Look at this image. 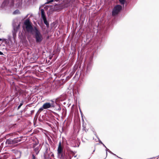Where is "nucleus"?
<instances>
[{"mask_svg": "<svg viewBox=\"0 0 159 159\" xmlns=\"http://www.w3.org/2000/svg\"><path fill=\"white\" fill-rule=\"evenodd\" d=\"M106 148V151H107H107L108 152L109 150V149H107V147ZM106 154H107V152H106Z\"/></svg>", "mask_w": 159, "mask_h": 159, "instance_id": "27", "label": "nucleus"}, {"mask_svg": "<svg viewBox=\"0 0 159 159\" xmlns=\"http://www.w3.org/2000/svg\"><path fill=\"white\" fill-rule=\"evenodd\" d=\"M108 152H109L110 153H111V154H113V155H116H116L115 154H114L113 152H112L111 151H110V150H109Z\"/></svg>", "mask_w": 159, "mask_h": 159, "instance_id": "23", "label": "nucleus"}, {"mask_svg": "<svg viewBox=\"0 0 159 159\" xmlns=\"http://www.w3.org/2000/svg\"><path fill=\"white\" fill-rule=\"evenodd\" d=\"M53 0H48L47 2L46 3H47V4H49L50 3L53 2Z\"/></svg>", "mask_w": 159, "mask_h": 159, "instance_id": "17", "label": "nucleus"}, {"mask_svg": "<svg viewBox=\"0 0 159 159\" xmlns=\"http://www.w3.org/2000/svg\"><path fill=\"white\" fill-rule=\"evenodd\" d=\"M80 113H81V114L82 115V112L81 111H80Z\"/></svg>", "mask_w": 159, "mask_h": 159, "instance_id": "36", "label": "nucleus"}, {"mask_svg": "<svg viewBox=\"0 0 159 159\" xmlns=\"http://www.w3.org/2000/svg\"><path fill=\"white\" fill-rule=\"evenodd\" d=\"M43 106L44 109H47L52 107H54L55 104L54 102H52L51 103L49 102H46L43 105Z\"/></svg>", "mask_w": 159, "mask_h": 159, "instance_id": "7", "label": "nucleus"}, {"mask_svg": "<svg viewBox=\"0 0 159 159\" xmlns=\"http://www.w3.org/2000/svg\"><path fill=\"white\" fill-rule=\"evenodd\" d=\"M19 1V2L16 4V6L19 7L21 6L22 4V0H17V1Z\"/></svg>", "mask_w": 159, "mask_h": 159, "instance_id": "11", "label": "nucleus"}, {"mask_svg": "<svg viewBox=\"0 0 159 159\" xmlns=\"http://www.w3.org/2000/svg\"><path fill=\"white\" fill-rule=\"evenodd\" d=\"M20 24H18L17 25H15L14 23L13 24V30L12 31V35L14 40H15L16 37V34L17 30L20 28Z\"/></svg>", "mask_w": 159, "mask_h": 159, "instance_id": "4", "label": "nucleus"}, {"mask_svg": "<svg viewBox=\"0 0 159 159\" xmlns=\"http://www.w3.org/2000/svg\"><path fill=\"white\" fill-rule=\"evenodd\" d=\"M19 12V11L18 10H16L13 13L14 14H17V13H18Z\"/></svg>", "mask_w": 159, "mask_h": 159, "instance_id": "19", "label": "nucleus"}, {"mask_svg": "<svg viewBox=\"0 0 159 159\" xmlns=\"http://www.w3.org/2000/svg\"><path fill=\"white\" fill-rule=\"evenodd\" d=\"M22 137L14 138L13 140L10 138L6 140V143L8 144H14L20 142Z\"/></svg>", "mask_w": 159, "mask_h": 159, "instance_id": "3", "label": "nucleus"}, {"mask_svg": "<svg viewBox=\"0 0 159 159\" xmlns=\"http://www.w3.org/2000/svg\"><path fill=\"white\" fill-rule=\"evenodd\" d=\"M83 130H85V126H84V125H83Z\"/></svg>", "mask_w": 159, "mask_h": 159, "instance_id": "29", "label": "nucleus"}, {"mask_svg": "<svg viewBox=\"0 0 159 159\" xmlns=\"http://www.w3.org/2000/svg\"><path fill=\"white\" fill-rule=\"evenodd\" d=\"M49 152V153H48V155H49V158L50 157V156H51L50 152Z\"/></svg>", "mask_w": 159, "mask_h": 159, "instance_id": "26", "label": "nucleus"}, {"mask_svg": "<svg viewBox=\"0 0 159 159\" xmlns=\"http://www.w3.org/2000/svg\"><path fill=\"white\" fill-rule=\"evenodd\" d=\"M43 109H44V108H43V106L41 107V108H40L39 110V111L40 112H41L42 111H43Z\"/></svg>", "mask_w": 159, "mask_h": 159, "instance_id": "16", "label": "nucleus"}, {"mask_svg": "<svg viewBox=\"0 0 159 159\" xmlns=\"http://www.w3.org/2000/svg\"><path fill=\"white\" fill-rule=\"evenodd\" d=\"M32 159H36V157L34 156V154H32Z\"/></svg>", "mask_w": 159, "mask_h": 159, "instance_id": "21", "label": "nucleus"}, {"mask_svg": "<svg viewBox=\"0 0 159 159\" xmlns=\"http://www.w3.org/2000/svg\"><path fill=\"white\" fill-rule=\"evenodd\" d=\"M50 154H51L50 157H54V154L52 152H51Z\"/></svg>", "mask_w": 159, "mask_h": 159, "instance_id": "22", "label": "nucleus"}, {"mask_svg": "<svg viewBox=\"0 0 159 159\" xmlns=\"http://www.w3.org/2000/svg\"><path fill=\"white\" fill-rule=\"evenodd\" d=\"M6 40L5 39H2V41H4V40ZM2 40V39H0V41H1Z\"/></svg>", "mask_w": 159, "mask_h": 159, "instance_id": "30", "label": "nucleus"}, {"mask_svg": "<svg viewBox=\"0 0 159 159\" xmlns=\"http://www.w3.org/2000/svg\"><path fill=\"white\" fill-rule=\"evenodd\" d=\"M14 3V1L13 0H11V6H13Z\"/></svg>", "mask_w": 159, "mask_h": 159, "instance_id": "20", "label": "nucleus"}, {"mask_svg": "<svg viewBox=\"0 0 159 159\" xmlns=\"http://www.w3.org/2000/svg\"><path fill=\"white\" fill-rule=\"evenodd\" d=\"M34 32L35 33V37L36 41L37 43H40L43 40V37L40 31L37 29L36 27H34Z\"/></svg>", "mask_w": 159, "mask_h": 159, "instance_id": "1", "label": "nucleus"}, {"mask_svg": "<svg viewBox=\"0 0 159 159\" xmlns=\"http://www.w3.org/2000/svg\"><path fill=\"white\" fill-rule=\"evenodd\" d=\"M102 144L103 145V146H104L105 148H106V146L104 145V144H103V143H102Z\"/></svg>", "mask_w": 159, "mask_h": 159, "instance_id": "31", "label": "nucleus"}, {"mask_svg": "<svg viewBox=\"0 0 159 159\" xmlns=\"http://www.w3.org/2000/svg\"><path fill=\"white\" fill-rule=\"evenodd\" d=\"M55 1H57V0H55Z\"/></svg>", "mask_w": 159, "mask_h": 159, "instance_id": "40", "label": "nucleus"}, {"mask_svg": "<svg viewBox=\"0 0 159 159\" xmlns=\"http://www.w3.org/2000/svg\"><path fill=\"white\" fill-rule=\"evenodd\" d=\"M24 24L25 25V28L28 32L32 33L34 32V27L33 28L32 26L29 19H27L25 20Z\"/></svg>", "mask_w": 159, "mask_h": 159, "instance_id": "2", "label": "nucleus"}, {"mask_svg": "<svg viewBox=\"0 0 159 159\" xmlns=\"http://www.w3.org/2000/svg\"><path fill=\"white\" fill-rule=\"evenodd\" d=\"M94 151H95V150H94L93 152H94Z\"/></svg>", "mask_w": 159, "mask_h": 159, "instance_id": "39", "label": "nucleus"}, {"mask_svg": "<svg viewBox=\"0 0 159 159\" xmlns=\"http://www.w3.org/2000/svg\"><path fill=\"white\" fill-rule=\"evenodd\" d=\"M49 150L47 148H46L45 150V152L44 153V157L45 159L49 158V155H48V153L49 152Z\"/></svg>", "mask_w": 159, "mask_h": 159, "instance_id": "8", "label": "nucleus"}, {"mask_svg": "<svg viewBox=\"0 0 159 159\" xmlns=\"http://www.w3.org/2000/svg\"><path fill=\"white\" fill-rule=\"evenodd\" d=\"M157 159H158V158Z\"/></svg>", "mask_w": 159, "mask_h": 159, "instance_id": "41", "label": "nucleus"}, {"mask_svg": "<svg viewBox=\"0 0 159 159\" xmlns=\"http://www.w3.org/2000/svg\"><path fill=\"white\" fill-rule=\"evenodd\" d=\"M76 155H75V156L74 157V158H76Z\"/></svg>", "mask_w": 159, "mask_h": 159, "instance_id": "34", "label": "nucleus"}, {"mask_svg": "<svg viewBox=\"0 0 159 159\" xmlns=\"http://www.w3.org/2000/svg\"><path fill=\"white\" fill-rule=\"evenodd\" d=\"M43 20L44 23L46 25L47 27H48L49 26V24L46 18H43Z\"/></svg>", "mask_w": 159, "mask_h": 159, "instance_id": "13", "label": "nucleus"}, {"mask_svg": "<svg viewBox=\"0 0 159 159\" xmlns=\"http://www.w3.org/2000/svg\"><path fill=\"white\" fill-rule=\"evenodd\" d=\"M3 54V53L1 52L0 51V55H2Z\"/></svg>", "mask_w": 159, "mask_h": 159, "instance_id": "28", "label": "nucleus"}, {"mask_svg": "<svg viewBox=\"0 0 159 159\" xmlns=\"http://www.w3.org/2000/svg\"><path fill=\"white\" fill-rule=\"evenodd\" d=\"M61 110V108L60 107H58L57 109V110L58 111H60Z\"/></svg>", "mask_w": 159, "mask_h": 159, "instance_id": "24", "label": "nucleus"}, {"mask_svg": "<svg viewBox=\"0 0 159 159\" xmlns=\"http://www.w3.org/2000/svg\"><path fill=\"white\" fill-rule=\"evenodd\" d=\"M41 18L42 19L46 18L44 10L43 9H41Z\"/></svg>", "mask_w": 159, "mask_h": 159, "instance_id": "9", "label": "nucleus"}, {"mask_svg": "<svg viewBox=\"0 0 159 159\" xmlns=\"http://www.w3.org/2000/svg\"><path fill=\"white\" fill-rule=\"evenodd\" d=\"M122 9V7L120 5H117L115 7L112 11V15L115 16L117 15Z\"/></svg>", "mask_w": 159, "mask_h": 159, "instance_id": "5", "label": "nucleus"}, {"mask_svg": "<svg viewBox=\"0 0 159 159\" xmlns=\"http://www.w3.org/2000/svg\"><path fill=\"white\" fill-rule=\"evenodd\" d=\"M77 73H78V72H76V73L75 75H78V74H77Z\"/></svg>", "mask_w": 159, "mask_h": 159, "instance_id": "35", "label": "nucleus"}, {"mask_svg": "<svg viewBox=\"0 0 159 159\" xmlns=\"http://www.w3.org/2000/svg\"><path fill=\"white\" fill-rule=\"evenodd\" d=\"M23 102H20V104L18 106V109H19L23 105Z\"/></svg>", "mask_w": 159, "mask_h": 159, "instance_id": "15", "label": "nucleus"}, {"mask_svg": "<svg viewBox=\"0 0 159 159\" xmlns=\"http://www.w3.org/2000/svg\"><path fill=\"white\" fill-rule=\"evenodd\" d=\"M28 14L26 16V17H27L28 16Z\"/></svg>", "mask_w": 159, "mask_h": 159, "instance_id": "37", "label": "nucleus"}, {"mask_svg": "<svg viewBox=\"0 0 159 159\" xmlns=\"http://www.w3.org/2000/svg\"><path fill=\"white\" fill-rule=\"evenodd\" d=\"M31 113H32L34 112V110H32L31 111Z\"/></svg>", "mask_w": 159, "mask_h": 159, "instance_id": "32", "label": "nucleus"}, {"mask_svg": "<svg viewBox=\"0 0 159 159\" xmlns=\"http://www.w3.org/2000/svg\"><path fill=\"white\" fill-rule=\"evenodd\" d=\"M119 1L122 5H124L125 2V0H119Z\"/></svg>", "mask_w": 159, "mask_h": 159, "instance_id": "14", "label": "nucleus"}, {"mask_svg": "<svg viewBox=\"0 0 159 159\" xmlns=\"http://www.w3.org/2000/svg\"><path fill=\"white\" fill-rule=\"evenodd\" d=\"M5 2V1H4V2H3V3H4Z\"/></svg>", "mask_w": 159, "mask_h": 159, "instance_id": "38", "label": "nucleus"}, {"mask_svg": "<svg viewBox=\"0 0 159 159\" xmlns=\"http://www.w3.org/2000/svg\"><path fill=\"white\" fill-rule=\"evenodd\" d=\"M99 143L101 144H102V142L101 141H99Z\"/></svg>", "mask_w": 159, "mask_h": 159, "instance_id": "33", "label": "nucleus"}, {"mask_svg": "<svg viewBox=\"0 0 159 159\" xmlns=\"http://www.w3.org/2000/svg\"><path fill=\"white\" fill-rule=\"evenodd\" d=\"M92 66V65L91 63V62H89L87 65V71H89L91 68Z\"/></svg>", "mask_w": 159, "mask_h": 159, "instance_id": "10", "label": "nucleus"}, {"mask_svg": "<svg viewBox=\"0 0 159 159\" xmlns=\"http://www.w3.org/2000/svg\"><path fill=\"white\" fill-rule=\"evenodd\" d=\"M8 39L9 41H11V36L9 35L8 36Z\"/></svg>", "mask_w": 159, "mask_h": 159, "instance_id": "18", "label": "nucleus"}, {"mask_svg": "<svg viewBox=\"0 0 159 159\" xmlns=\"http://www.w3.org/2000/svg\"><path fill=\"white\" fill-rule=\"evenodd\" d=\"M62 150L63 148L61 145V141H60L57 149V153L59 157L60 158H62L63 157L62 154Z\"/></svg>", "mask_w": 159, "mask_h": 159, "instance_id": "6", "label": "nucleus"}, {"mask_svg": "<svg viewBox=\"0 0 159 159\" xmlns=\"http://www.w3.org/2000/svg\"><path fill=\"white\" fill-rule=\"evenodd\" d=\"M39 146H38L34 149V151L36 155L38 154L39 152Z\"/></svg>", "mask_w": 159, "mask_h": 159, "instance_id": "12", "label": "nucleus"}, {"mask_svg": "<svg viewBox=\"0 0 159 159\" xmlns=\"http://www.w3.org/2000/svg\"><path fill=\"white\" fill-rule=\"evenodd\" d=\"M14 135H15L14 134H9V135L10 136H13Z\"/></svg>", "mask_w": 159, "mask_h": 159, "instance_id": "25", "label": "nucleus"}]
</instances>
